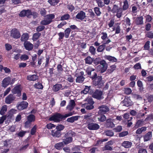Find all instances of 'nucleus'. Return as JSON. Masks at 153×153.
<instances>
[{
	"label": "nucleus",
	"mask_w": 153,
	"mask_h": 153,
	"mask_svg": "<svg viewBox=\"0 0 153 153\" xmlns=\"http://www.w3.org/2000/svg\"><path fill=\"white\" fill-rule=\"evenodd\" d=\"M74 113L72 112H70L64 115H62L58 113H56L51 116L49 118V120L53 121L56 122H59L63 118L71 116Z\"/></svg>",
	"instance_id": "f257e3e1"
},
{
	"label": "nucleus",
	"mask_w": 153,
	"mask_h": 153,
	"mask_svg": "<svg viewBox=\"0 0 153 153\" xmlns=\"http://www.w3.org/2000/svg\"><path fill=\"white\" fill-rule=\"evenodd\" d=\"M16 81L15 78H12L7 76L4 78L2 81L1 86L4 88L7 87L9 85L13 84Z\"/></svg>",
	"instance_id": "f03ea898"
},
{
	"label": "nucleus",
	"mask_w": 153,
	"mask_h": 153,
	"mask_svg": "<svg viewBox=\"0 0 153 153\" xmlns=\"http://www.w3.org/2000/svg\"><path fill=\"white\" fill-rule=\"evenodd\" d=\"M100 110L98 111L99 115L98 117V120L100 122H103L105 120V106L104 105L100 107Z\"/></svg>",
	"instance_id": "7ed1b4c3"
},
{
	"label": "nucleus",
	"mask_w": 153,
	"mask_h": 153,
	"mask_svg": "<svg viewBox=\"0 0 153 153\" xmlns=\"http://www.w3.org/2000/svg\"><path fill=\"white\" fill-rule=\"evenodd\" d=\"M84 73L83 71H79L78 70H77L76 73L75 74V76L76 77V82L79 83H82L84 80V78L83 76Z\"/></svg>",
	"instance_id": "20e7f679"
},
{
	"label": "nucleus",
	"mask_w": 153,
	"mask_h": 153,
	"mask_svg": "<svg viewBox=\"0 0 153 153\" xmlns=\"http://www.w3.org/2000/svg\"><path fill=\"white\" fill-rule=\"evenodd\" d=\"M88 103H85L82 105V107H85L87 110H91L93 109L94 106L93 105L94 103L92 98H88L87 100Z\"/></svg>",
	"instance_id": "39448f33"
},
{
	"label": "nucleus",
	"mask_w": 153,
	"mask_h": 153,
	"mask_svg": "<svg viewBox=\"0 0 153 153\" xmlns=\"http://www.w3.org/2000/svg\"><path fill=\"white\" fill-rule=\"evenodd\" d=\"M28 105V104L27 102L22 101L18 103L17 107L19 110H22L27 108Z\"/></svg>",
	"instance_id": "423d86ee"
},
{
	"label": "nucleus",
	"mask_w": 153,
	"mask_h": 153,
	"mask_svg": "<svg viewBox=\"0 0 153 153\" xmlns=\"http://www.w3.org/2000/svg\"><path fill=\"white\" fill-rule=\"evenodd\" d=\"M101 76H98L94 79L93 81L94 84L95 85H98L99 88H100L103 85V83L102 80Z\"/></svg>",
	"instance_id": "0eeeda50"
},
{
	"label": "nucleus",
	"mask_w": 153,
	"mask_h": 153,
	"mask_svg": "<svg viewBox=\"0 0 153 153\" xmlns=\"http://www.w3.org/2000/svg\"><path fill=\"white\" fill-rule=\"evenodd\" d=\"M120 24L119 23H116L112 27V31H115V34H119L121 32V29L120 26Z\"/></svg>",
	"instance_id": "6e6552de"
},
{
	"label": "nucleus",
	"mask_w": 153,
	"mask_h": 153,
	"mask_svg": "<svg viewBox=\"0 0 153 153\" xmlns=\"http://www.w3.org/2000/svg\"><path fill=\"white\" fill-rule=\"evenodd\" d=\"M19 31L16 28L13 29L11 31V36L14 38L18 39L20 37Z\"/></svg>",
	"instance_id": "1a4fd4ad"
},
{
	"label": "nucleus",
	"mask_w": 153,
	"mask_h": 153,
	"mask_svg": "<svg viewBox=\"0 0 153 153\" xmlns=\"http://www.w3.org/2000/svg\"><path fill=\"white\" fill-rule=\"evenodd\" d=\"M87 128L91 130H97L99 129L100 126L97 123H92L88 125Z\"/></svg>",
	"instance_id": "9d476101"
},
{
	"label": "nucleus",
	"mask_w": 153,
	"mask_h": 153,
	"mask_svg": "<svg viewBox=\"0 0 153 153\" xmlns=\"http://www.w3.org/2000/svg\"><path fill=\"white\" fill-rule=\"evenodd\" d=\"M24 45L25 49L29 51L32 50L33 48V45L28 41L25 42Z\"/></svg>",
	"instance_id": "9b49d317"
},
{
	"label": "nucleus",
	"mask_w": 153,
	"mask_h": 153,
	"mask_svg": "<svg viewBox=\"0 0 153 153\" xmlns=\"http://www.w3.org/2000/svg\"><path fill=\"white\" fill-rule=\"evenodd\" d=\"M143 18L142 16L137 17L135 20V23L138 25H142L143 24Z\"/></svg>",
	"instance_id": "f8f14e48"
},
{
	"label": "nucleus",
	"mask_w": 153,
	"mask_h": 153,
	"mask_svg": "<svg viewBox=\"0 0 153 153\" xmlns=\"http://www.w3.org/2000/svg\"><path fill=\"white\" fill-rule=\"evenodd\" d=\"M102 92L98 90H96L93 94V97L94 98L98 99H100L102 98Z\"/></svg>",
	"instance_id": "ddd939ff"
},
{
	"label": "nucleus",
	"mask_w": 153,
	"mask_h": 153,
	"mask_svg": "<svg viewBox=\"0 0 153 153\" xmlns=\"http://www.w3.org/2000/svg\"><path fill=\"white\" fill-rule=\"evenodd\" d=\"M114 126V124L111 119H108L106 121V127L108 128H112Z\"/></svg>",
	"instance_id": "4468645a"
},
{
	"label": "nucleus",
	"mask_w": 153,
	"mask_h": 153,
	"mask_svg": "<svg viewBox=\"0 0 153 153\" xmlns=\"http://www.w3.org/2000/svg\"><path fill=\"white\" fill-rule=\"evenodd\" d=\"M75 105V103L74 100H71L68 105L67 106L66 109L70 111H71Z\"/></svg>",
	"instance_id": "2eb2a0df"
},
{
	"label": "nucleus",
	"mask_w": 153,
	"mask_h": 153,
	"mask_svg": "<svg viewBox=\"0 0 153 153\" xmlns=\"http://www.w3.org/2000/svg\"><path fill=\"white\" fill-rule=\"evenodd\" d=\"M15 98L11 94H10L5 99V102L7 104H10L15 99Z\"/></svg>",
	"instance_id": "dca6fc26"
},
{
	"label": "nucleus",
	"mask_w": 153,
	"mask_h": 153,
	"mask_svg": "<svg viewBox=\"0 0 153 153\" xmlns=\"http://www.w3.org/2000/svg\"><path fill=\"white\" fill-rule=\"evenodd\" d=\"M86 17L85 13L81 11L79 12L76 16V18L78 19L82 20Z\"/></svg>",
	"instance_id": "f3484780"
},
{
	"label": "nucleus",
	"mask_w": 153,
	"mask_h": 153,
	"mask_svg": "<svg viewBox=\"0 0 153 153\" xmlns=\"http://www.w3.org/2000/svg\"><path fill=\"white\" fill-rule=\"evenodd\" d=\"M21 91V85H20L16 86L11 90L12 92L14 94L20 93Z\"/></svg>",
	"instance_id": "a211bd4d"
},
{
	"label": "nucleus",
	"mask_w": 153,
	"mask_h": 153,
	"mask_svg": "<svg viewBox=\"0 0 153 153\" xmlns=\"http://www.w3.org/2000/svg\"><path fill=\"white\" fill-rule=\"evenodd\" d=\"M143 119L138 120L134 126V127L137 128L143 126L145 125Z\"/></svg>",
	"instance_id": "6ab92c4d"
},
{
	"label": "nucleus",
	"mask_w": 153,
	"mask_h": 153,
	"mask_svg": "<svg viewBox=\"0 0 153 153\" xmlns=\"http://www.w3.org/2000/svg\"><path fill=\"white\" fill-rule=\"evenodd\" d=\"M152 137V132L149 131L143 136L144 141H147L151 140Z\"/></svg>",
	"instance_id": "aec40b11"
},
{
	"label": "nucleus",
	"mask_w": 153,
	"mask_h": 153,
	"mask_svg": "<svg viewBox=\"0 0 153 153\" xmlns=\"http://www.w3.org/2000/svg\"><path fill=\"white\" fill-rule=\"evenodd\" d=\"M132 145V143L129 141H124L122 143V146L126 148H130Z\"/></svg>",
	"instance_id": "412c9836"
},
{
	"label": "nucleus",
	"mask_w": 153,
	"mask_h": 153,
	"mask_svg": "<svg viewBox=\"0 0 153 153\" xmlns=\"http://www.w3.org/2000/svg\"><path fill=\"white\" fill-rule=\"evenodd\" d=\"M98 67L100 68L101 73L104 72L105 71V61H101L100 65H99Z\"/></svg>",
	"instance_id": "4be33fe9"
},
{
	"label": "nucleus",
	"mask_w": 153,
	"mask_h": 153,
	"mask_svg": "<svg viewBox=\"0 0 153 153\" xmlns=\"http://www.w3.org/2000/svg\"><path fill=\"white\" fill-rule=\"evenodd\" d=\"M38 78V76L36 74L29 75L27 77V79L29 81H35Z\"/></svg>",
	"instance_id": "5701e85b"
},
{
	"label": "nucleus",
	"mask_w": 153,
	"mask_h": 153,
	"mask_svg": "<svg viewBox=\"0 0 153 153\" xmlns=\"http://www.w3.org/2000/svg\"><path fill=\"white\" fill-rule=\"evenodd\" d=\"M123 103L124 106L129 107L132 105L131 100L128 98H125L123 101Z\"/></svg>",
	"instance_id": "b1692460"
},
{
	"label": "nucleus",
	"mask_w": 153,
	"mask_h": 153,
	"mask_svg": "<svg viewBox=\"0 0 153 153\" xmlns=\"http://www.w3.org/2000/svg\"><path fill=\"white\" fill-rule=\"evenodd\" d=\"M106 59L112 62H116L117 61V59L115 57L110 55H106Z\"/></svg>",
	"instance_id": "393cba45"
},
{
	"label": "nucleus",
	"mask_w": 153,
	"mask_h": 153,
	"mask_svg": "<svg viewBox=\"0 0 153 153\" xmlns=\"http://www.w3.org/2000/svg\"><path fill=\"white\" fill-rule=\"evenodd\" d=\"M51 134L53 137H59L61 135L60 131L57 130H52Z\"/></svg>",
	"instance_id": "a878e982"
},
{
	"label": "nucleus",
	"mask_w": 153,
	"mask_h": 153,
	"mask_svg": "<svg viewBox=\"0 0 153 153\" xmlns=\"http://www.w3.org/2000/svg\"><path fill=\"white\" fill-rule=\"evenodd\" d=\"M29 35L27 33H23L22 36L21 40V41H27L29 39Z\"/></svg>",
	"instance_id": "bb28decb"
},
{
	"label": "nucleus",
	"mask_w": 153,
	"mask_h": 153,
	"mask_svg": "<svg viewBox=\"0 0 153 153\" xmlns=\"http://www.w3.org/2000/svg\"><path fill=\"white\" fill-rule=\"evenodd\" d=\"M48 21H49L50 23H51L52 21V19L55 18V15L53 14H51L49 15H47L45 17Z\"/></svg>",
	"instance_id": "cd10ccee"
},
{
	"label": "nucleus",
	"mask_w": 153,
	"mask_h": 153,
	"mask_svg": "<svg viewBox=\"0 0 153 153\" xmlns=\"http://www.w3.org/2000/svg\"><path fill=\"white\" fill-rule=\"evenodd\" d=\"M79 116H73L70 118H68L67 119V121L71 123H73L75 121L77 120L78 119Z\"/></svg>",
	"instance_id": "c85d7f7f"
},
{
	"label": "nucleus",
	"mask_w": 153,
	"mask_h": 153,
	"mask_svg": "<svg viewBox=\"0 0 153 153\" xmlns=\"http://www.w3.org/2000/svg\"><path fill=\"white\" fill-rule=\"evenodd\" d=\"M62 88V85L60 84H57L54 85L53 87L54 91L56 92Z\"/></svg>",
	"instance_id": "c756f323"
},
{
	"label": "nucleus",
	"mask_w": 153,
	"mask_h": 153,
	"mask_svg": "<svg viewBox=\"0 0 153 153\" xmlns=\"http://www.w3.org/2000/svg\"><path fill=\"white\" fill-rule=\"evenodd\" d=\"M7 106L6 105H3L0 111V114L1 115H4L7 111Z\"/></svg>",
	"instance_id": "7c9ffc66"
},
{
	"label": "nucleus",
	"mask_w": 153,
	"mask_h": 153,
	"mask_svg": "<svg viewBox=\"0 0 153 153\" xmlns=\"http://www.w3.org/2000/svg\"><path fill=\"white\" fill-rule=\"evenodd\" d=\"M73 140L72 138L71 137L66 138L63 140V143L64 144H67L71 142Z\"/></svg>",
	"instance_id": "2f4dec72"
},
{
	"label": "nucleus",
	"mask_w": 153,
	"mask_h": 153,
	"mask_svg": "<svg viewBox=\"0 0 153 153\" xmlns=\"http://www.w3.org/2000/svg\"><path fill=\"white\" fill-rule=\"evenodd\" d=\"M123 10L122 8L120 7L119 8L118 10H117V11L116 12L117 14L116 16L117 18H120L121 17L123 11Z\"/></svg>",
	"instance_id": "473e14b6"
},
{
	"label": "nucleus",
	"mask_w": 153,
	"mask_h": 153,
	"mask_svg": "<svg viewBox=\"0 0 153 153\" xmlns=\"http://www.w3.org/2000/svg\"><path fill=\"white\" fill-rule=\"evenodd\" d=\"M123 7L122 8L123 10H126L128 7L129 5L128 4V2L127 0H125L123 2Z\"/></svg>",
	"instance_id": "72a5a7b5"
},
{
	"label": "nucleus",
	"mask_w": 153,
	"mask_h": 153,
	"mask_svg": "<svg viewBox=\"0 0 153 153\" xmlns=\"http://www.w3.org/2000/svg\"><path fill=\"white\" fill-rule=\"evenodd\" d=\"M116 67V66L115 65H113L110 66V68L107 70V73L109 74L112 73L115 70Z\"/></svg>",
	"instance_id": "f704fd0d"
},
{
	"label": "nucleus",
	"mask_w": 153,
	"mask_h": 153,
	"mask_svg": "<svg viewBox=\"0 0 153 153\" xmlns=\"http://www.w3.org/2000/svg\"><path fill=\"white\" fill-rule=\"evenodd\" d=\"M64 145L63 142H62L56 144L55 145V147L57 149H60L64 146Z\"/></svg>",
	"instance_id": "c9c22d12"
},
{
	"label": "nucleus",
	"mask_w": 153,
	"mask_h": 153,
	"mask_svg": "<svg viewBox=\"0 0 153 153\" xmlns=\"http://www.w3.org/2000/svg\"><path fill=\"white\" fill-rule=\"evenodd\" d=\"M27 120L31 123L35 120V117L34 115L30 114L27 117Z\"/></svg>",
	"instance_id": "e433bc0d"
},
{
	"label": "nucleus",
	"mask_w": 153,
	"mask_h": 153,
	"mask_svg": "<svg viewBox=\"0 0 153 153\" xmlns=\"http://www.w3.org/2000/svg\"><path fill=\"white\" fill-rule=\"evenodd\" d=\"M71 31V29L69 28H67L65 31V36L66 38H68Z\"/></svg>",
	"instance_id": "4c0bfd02"
},
{
	"label": "nucleus",
	"mask_w": 153,
	"mask_h": 153,
	"mask_svg": "<svg viewBox=\"0 0 153 153\" xmlns=\"http://www.w3.org/2000/svg\"><path fill=\"white\" fill-rule=\"evenodd\" d=\"M85 61L86 64H90L92 62L93 59L90 56H88L85 59Z\"/></svg>",
	"instance_id": "58836bf2"
},
{
	"label": "nucleus",
	"mask_w": 153,
	"mask_h": 153,
	"mask_svg": "<svg viewBox=\"0 0 153 153\" xmlns=\"http://www.w3.org/2000/svg\"><path fill=\"white\" fill-rule=\"evenodd\" d=\"M41 36V33L37 32L33 34V39L34 41L36 40Z\"/></svg>",
	"instance_id": "ea45409f"
},
{
	"label": "nucleus",
	"mask_w": 153,
	"mask_h": 153,
	"mask_svg": "<svg viewBox=\"0 0 153 153\" xmlns=\"http://www.w3.org/2000/svg\"><path fill=\"white\" fill-rule=\"evenodd\" d=\"M150 43L149 41H147L145 43L144 46V50H148L150 48Z\"/></svg>",
	"instance_id": "a19ab883"
},
{
	"label": "nucleus",
	"mask_w": 153,
	"mask_h": 153,
	"mask_svg": "<svg viewBox=\"0 0 153 153\" xmlns=\"http://www.w3.org/2000/svg\"><path fill=\"white\" fill-rule=\"evenodd\" d=\"M48 2L51 5H56L59 2V0H48Z\"/></svg>",
	"instance_id": "79ce46f5"
},
{
	"label": "nucleus",
	"mask_w": 153,
	"mask_h": 153,
	"mask_svg": "<svg viewBox=\"0 0 153 153\" xmlns=\"http://www.w3.org/2000/svg\"><path fill=\"white\" fill-rule=\"evenodd\" d=\"M113 129L115 132H120L122 131V127L121 126H118L116 128H114Z\"/></svg>",
	"instance_id": "37998d69"
},
{
	"label": "nucleus",
	"mask_w": 153,
	"mask_h": 153,
	"mask_svg": "<svg viewBox=\"0 0 153 153\" xmlns=\"http://www.w3.org/2000/svg\"><path fill=\"white\" fill-rule=\"evenodd\" d=\"M34 86L35 87L38 89H42L43 88V86L42 84L40 82H38L35 84Z\"/></svg>",
	"instance_id": "c03bdc74"
},
{
	"label": "nucleus",
	"mask_w": 153,
	"mask_h": 153,
	"mask_svg": "<svg viewBox=\"0 0 153 153\" xmlns=\"http://www.w3.org/2000/svg\"><path fill=\"white\" fill-rule=\"evenodd\" d=\"M114 135V132L112 130H106V135L112 137Z\"/></svg>",
	"instance_id": "a18cd8bd"
},
{
	"label": "nucleus",
	"mask_w": 153,
	"mask_h": 153,
	"mask_svg": "<svg viewBox=\"0 0 153 153\" xmlns=\"http://www.w3.org/2000/svg\"><path fill=\"white\" fill-rule=\"evenodd\" d=\"M119 9L118 6L116 4H114L113 5V8L112 9V12L114 13H116Z\"/></svg>",
	"instance_id": "49530a36"
},
{
	"label": "nucleus",
	"mask_w": 153,
	"mask_h": 153,
	"mask_svg": "<svg viewBox=\"0 0 153 153\" xmlns=\"http://www.w3.org/2000/svg\"><path fill=\"white\" fill-rule=\"evenodd\" d=\"M105 47V46L104 44L100 45L98 47V48L97 49V51L98 52L102 51L104 49Z\"/></svg>",
	"instance_id": "de8ad7c7"
},
{
	"label": "nucleus",
	"mask_w": 153,
	"mask_h": 153,
	"mask_svg": "<svg viewBox=\"0 0 153 153\" xmlns=\"http://www.w3.org/2000/svg\"><path fill=\"white\" fill-rule=\"evenodd\" d=\"M145 17L146 18V21L148 22H151L152 19V16L149 15H146Z\"/></svg>",
	"instance_id": "09e8293b"
},
{
	"label": "nucleus",
	"mask_w": 153,
	"mask_h": 153,
	"mask_svg": "<svg viewBox=\"0 0 153 153\" xmlns=\"http://www.w3.org/2000/svg\"><path fill=\"white\" fill-rule=\"evenodd\" d=\"M45 18L40 23L42 25H46L50 23Z\"/></svg>",
	"instance_id": "8fccbe9b"
},
{
	"label": "nucleus",
	"mask_w": 153,
	"mask_h": 153,
	"mask_svg": "<svg viewBox=\"0 0 153 153\" xmlns=\"http://www.w3.org/2000/svg\"><path fill=\"white\" fill-rule=\"evenodd\" d=\"M128 134V131H123L119 133V136L120 137H124Z\"/></svg>",
	"instance_id": "3c124183"
},
{
	"label": "nucleus",
	"mask_w": 153,
	"mask_h": 153,
	"mask_svg": "<svg viewBox=\"0 0 153 153\" xmlns=\"http://www.w3.org/2000/svg\"><path fill=\"white\" fill-rule=\"evenodd\" d=\"M114 21L113 19H111L108 23V25L109 27H113L114 24Z\"/></svg>",
	"instance_id": "603ef678"
},
{
	"label": "nucleus",
	"mask_w": 153,
	"mask_h": 153,
	"mask_svg": "<svg viewBox=\"0 0 153 153\" xmlns=\"http://www.w3.org/2000/svg\"><path fill=\"white\" fill-rule=\"evenodd\" d=\"M89 51L92 54L94 55L95 53L96 49L93 46H91L90 48Z\"/></svg>",
	"instance_id": "864d4df0"
},
{
	"label": "nucleus",
	"mask_w": 153,
	"mask_h": 153,
	"mask_svg": "<svg viewBox=\"0 0 153 153\" xmlns=\"http://www.w3.org/2000/svg\"><path fill=\"white\" fill-rule=\"evenodd\" d=\"M146 36L150 39L153 38V33L152 31L147 32L146 35Z\"/></svg>",
	"instance_id": "5fc2aeb1"
},
{
	"label": "nucleus",
	"mask_w": 153,
	"mask_h": 153,
	"mask_svg": "<svg viewBox=\"0 0 153 153\" xmlns=\"http://www.w3.org/2000/svg\"><path fill=\"white\" fill-rule=\"evenodd\" d=\"M131 90L129 88H126L125 89V93L126 94H129L131 93Z\"/></svg>",
	"instance_id": "6e6d98bb"
},
{
	"label": "nucleus",
	"mask_w": 153,
	"mask_h": 153,
	"mask_svg": "<svg viewBox=\"0 0 153 153\" xmlns=\"http://www.w3.org/2000/svg\"><path fill=\"white\" fill-rule=\"evenodd\" d=\"M70 17V16L68 14H66L63 15L61 17V20H67L69 19Z\"/></svg>",
	"instance_id": "4d7b16f0"
},
{
	"label": "nucleus",
	"mask_w": 153,
	"mask_h": 153,
	"mask_svg": "<svg viewBox=\"0 0 153 153\" xmlns=\"http://www.w3.org/2000/svg\"><path fill=\"white\" fill-rule=\"evenodd\" d=\"M46 127L48 129H51L55 128V126L53 124L50 123L47 124Z\"/></svg>",
	"instance_id": "13d9d810"
},
{
	"label": "nucleus",
	"mask_w": 153,
	"mask_h": 153,
	"mask_svg": "<svg viewBox=\"0 0 153 153\" xmlns=\"http://www.w3.org/2000/svg\"><path fill=\"white\" fill-rule=\"evenodd\" d=\"M20 59L22 60H25L29 59V57L26 54L22 55L20 57Z\"/></svg>",
	"instance_id": "bf43d9fd"
},
{
	"label": "nucleus",
	"mask_w": 153,
	"mask_h": 153,
	"mask_svg": "<svg viewBox=\"0 0 153 153\" xmlns=\"http://www.w3.org/2000/svg\"><path fill=\"white\" fill-rule=\"evenodd\" d=\"M134 68L135 69H141L140 64V63H137L134 66Z\"/></svg>",
	"instance_id": "052dcab7"
},
{
	"label": "nucleus",
	"mask_w": 153,
	"mask_h": 153,
	"mask_svg": "<svg viewBox=\"0 0 153 153\" xmlns=\"http://www.w3.org/2000/svg\"><path fill=\"white\" fill-rule=\"evenodd\" d=\"M125 22L127 25L128 26H130L131 24V20L128 17H126L125 19Z\"/></svg>",
	"instance_id": "680f3d73"
},
{
	"label": "nucleus",
	"mask_w": 153,
	"mask_h": 153,
	"mask_svg": "<svg viewBox=\"0 0 153 153\" xmlns=\"http://www.w3.org/2000/svg\"><path fill=\"white\" fill-rule=\"evenodd\" d=\"M40 13L42 16H45L46 14V11L44 8H41L39 10Z\"/></svg>",
	"instance_id": "e2e57ef3"
},
{
	"label": "nucleus",
	"mask_w": 153,
	"mask_h": 153,
	"mask_svg": "<svg viewBox=\"0 0 153 153\" xmlns=\"http://www.w3.org/2000/svg\"><path fill=\"white\" fill-rule=\"evenodd\" d=\"M64 128L63 126L62 125H59L56 126V129L60 131L62 130Z\"/></svg>",
	"instance_id": "0e129e2a"
},
{
	"label": "nucleus",
	"mask_w": 153,
	"mask_h": 153,
	"mask_svg": "<svg viewBox=\"0 0 153 153\" xmlns=\"http://www.w3.org/2000/svg\"><path fill=\"white\" fill-rule=\"evenodd\" d=\"M37 127L36 125L34 126L31 129L30 134L32 135H33L35 134L36 132Z\"/></svg>",
	"instance_id": "69168bd1"
},
{
	"label": "nucleus",
	"mask_w": 153,
	"mask_h": 153,
	"mask_svg": "<svg viewBox=\"0 0 153 153\" xmlns=\"http://www.w3.org/2000/svg\"><path fill=\"white\" fill-rule=\"evenodd\" d=\"M5 47L7 51L10 50L12 48V46L9 44L7 43L5 45Z\"/></svg>",
	"instance_id": "338daca9"
},
{
	"label": "nucleus",
	"mask_w": 153,
	"mask_h": 153,
	"mask_svg": "<svg viewBox=\"0 0 153 153\" xmlns=\"http://www.w3.org/2000/svg\"><path fill=\"white\" fill-rule=\"evenodd\" d=\"M138 153H147L146 150V149L140 148L139 149Z\"/></svg>",
	"instance_id": "774afa93"
}]
</instances>
